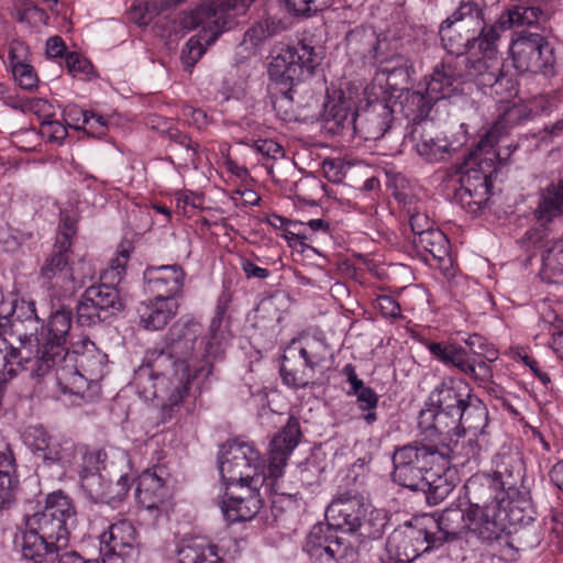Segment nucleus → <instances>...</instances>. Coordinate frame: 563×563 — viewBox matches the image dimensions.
Returning <instances> with one entry per match:
<instances>
[{
  "mask_svg": "<svg viewBox=\"0 0 563 563\" xmlns=\"http://www.w3.org/2000/svg\"><path fill=\"white\" fill-rule=\"evenodd\" d=\"M75 521L76 509L71 499L62 490L48 494L44 508L25 519L22 556L33 563H44L48 547L60 550L69 543V529Z\"/></svg>",
  "mask_w": 563,
  "mask_h": 563,
  "instance_id": "obj_2",
  "label": "nucleus"
},
{
  "mask_svg": "<svg viewBox=\"0 0 563 563\" xmlns=\"http://www.w3.org/2000/svg\"><path fill=\"white\" fill-rule=\"evenodd\" d=\"M101 482V474H92L86 477V483L82 485L93 499L112 504L121 501L126 496L132 484V478L125 474L121 475L115 483L103 485Z\"/></svg>",
  "mask_w": 563,
  "mask_h": 563,
  "instance_id": "obj_35",
  "label": "nucleus"
},
{
  "mask_svg": "<svg viewBox=\"0 0 563 563\" xmlns=\"http://www.w3.org/2000/svg\"><path fill=\"white\" fill-rule=\"evenodd\" d=\"M486 445V437H473L470 434L467 440L461 442L456 440L453 446H448L450 450V461L455 456H461L466 461L476 459Z\"/></svg>",
  "mask_w": 563,
  "mask_h": 563,
  "instance_id": "obj_51",
  "label": "nucleus"
},
{
  "mask_svg": "<svg viewBox=\"0 0 563 563\" xmlns=\"http://www.w3.org/2000/svg\"><path fill=\"white\" fill-rule=\"evenodd\" d=\"M419 426L424 429H434L435 431L449 433L451 431V423L446 420L441 411L430 404V407L420 411Z\"/></svg>",
  "mask_w": 563,
  "mask_h": 563,
  "instance_id": "obj_53",
  "label": "nucleus"
},
{
  "mask_svg": "<svg viewBox=\"0 0 563 563\" xmlns=\"http://www.w3.org/2000/svg\"><path fill=\"white\" fill-rule=\"evenodd\" d=\"M261 507L262 500L254 492H249L246 497H229L221 503V510L229 523L251 520Z\"/></svg>",
  "mask_w": 563,
  "mask_h": 563,
  "instance_id": "obj_39",
  "label": "nucleus"
},
{
  "mask_svg": "<svg viewBox=\"0 0 563 563\" xmlns=\"http://www.w3.org/2000/svg\"><path fill=\"white\" fill-rule=\"evenodd\" d=\"M467 508H503L505 492L489 474L474 475L464 485Z\"/></svg>",
  "mask_w": 563,
  "mask_h": 563,
  "instance_id": "obj_24",
  "label": "nucleus"
},
{
  "mask_svg": "<svg viewBox=\"0 0 563 563\" xmlns=\"http://www.w3.org/2000/svg\"><path fill=\"white\" fill-rule=\"evenodd\" d=\"M487 424L488 411L486 406L478 397L472 395L451 423V430H454L457 435L462 432L473 437H486L485 428Z\"/></svg>",
  "mask_w": 563,
  "mask_h": 563,
  "instance_id": "obj_27",
  "label": "nucleus"
},
{
  "mask_svg": "<svg viewBox=\"0 0 563 563\" xmlns=\"http://www.w3.org/2000/svg\"><path fill=\"white\" fill-rule=\"evenodd\" d=\"M379 38L371 27L356 26L344 37V47L352 63L363 66L377 64L380 59Z\"/></svg>",
  "mask_w": 563,
  "mask_h": 563,
  "instance_id": "obj_23",
  "label": "nucleus"
},
{
  "mask_svg": "<svg viewBox=\"0 0 563 563\" xmlns=\"http://www.w3.org/2000/svg\"><path fill=\"white\" fill-rule=\"evenodd\" d=\"M347 395L356 397L357 408L362 412L360 418L367 426H373L378 420L376 409L379 398L376 391L362 384L360 388L350 389Z\"/></svg>",
  "mask_w": 563,
  "mask_h": 563,
  "instance_id": "obj_49",
  "label": "nucleus"
},
{
  "mask_svg": "<svg viewBox=\"0 0 563 563\" xmlns=\"http://www.w3.org/2000/svg\"><path fill=\"white\" fill-rule=\"evenodd\" d=\"M488 88L500 99H508L517 93V81L512 75L505 73L503 66H500L496 82L488 86Z\"/></svg>",
  "mask_w": 563,
  "mask_h": 563,
  "instance_id": "obj_57",
  "label": "nucleus"
},
{
  "mask_svg": "<svg viewBox=\"0 0 563 563\" xmlns=\"http://www.w3.org/2000/svg\"><path fill=\"white\" fill-rule=\"evenodd\" d=\"M540 274L544 282L563 286V241L555 242L543 253Z\"/></svg>",
  "mask_w": 563,
  "mask_h": 563,
  "instance_id": "obj_45",
  "label": "nucleus"
},
{
  "mask_svg": "<svg viewBox=\"0 0 563 563\" xmlns=\"http://www.w3.org/2000/svg\"><path fill=\"white\" fill-rule=\"evenodd\" d=\"M496 43L492 52L478 49L482 57L475 59L464 55L465 70L462 73L463 80H472L481 88H488L496 82V76L499 75V68L503 66L501 59L497 56Z\"/></svg>",
  "mask_w": 563,
  "mask_h": 563,
  "instance_id": "obj_26",
  "label": "nucleus"
},
{
  "mask_svg": "<svg viewBox=\"0 0 563 563\" xmlns=\"http://www.w3.org/2000/svg\"><path fill=\"white\" fill-rule=\"evenodd\" d=\"M355 133L365 141H377L391 128L393 110L384 100L368 103L356 112Z\"/></svg>",
  "mask_w": 563,
  "mask_h": 563,
  "instance_id": "obj_22",
  "label": "nucleus"
},
{
  "mask_svg": "<svg viewBox=\"0 0 563 563\" xmlns=\"http://www.w3.org/2000/svg\"><path fill=\"white\" fill-rule=\"evenodd\" d=\"M300 438L301 430L299 420L295 417H289L284 428L273 438L271 450H273V452L285 453V455L289 456L298 445Z\"/></svg>",
  "mask_w": 563,
  "mask_h": 563,
  "instance_id": "obj_48",
  "label": "nucleus"
},
{
  "mask_svg": "<svg viewBox=\"0 0 563 563\" xmlns=\"http://www.w3.org/2000/svg\"><path fill=\"white\" fill-rule=\"evenodd\" d=\"M471 396L470 391L457 389L450 379L438 385L430 394L429 400L452 423Z\"/></svg>",
  "mask_w": 563,
  "mask_h": 563,
  "instance_id": "obj_32",
  "label": "nucleus"
},
{
  "mask_svg": "<svg viewBox=\"0 0 563 563\" xmlns=\"http://www.w3.org/2000/svg\"><path fill=\"white\" fill-rule=\"evenodd\" d=\"M542 15V10L538 7L517 4L500 14L496 21V27L499 34L514 26L532 25L538 22Z\"/></svg>",
  "mask_w": 563,
  "mask_h": 563,
  "instance_id": "obj_42",
  "label": "nucleus"
},
{
  "mask_svg": "<svg viewBox=\"0 0 563 563\" xmlns=\"http://www.w3.org/2000/svg\"><path fill=\"white\" fill-rule=\"evenodd\" d=\"M80 114L84 129L88 130L91 135L99 137L106 134L108 125L103 115L88 110H80Z\"/></svg>",
  "mask_w": 563,
  "mask_h": 563,
  "instance_id": "obj_63",
  "label": "nucleus"
},
{
  "mask_svg": "<svg viewBox=\"0 0 563 563\" xmlns=\"http://www.w3.org/2000/svg\"><path fill=\"white\" fill-rule=\"evenodd\" d=\"M25 443L37 452H43V460L48 462H59L63 455L59 450L51 446L49 435L42 426H31L24 433Z\"/></svg>",
  "mask_w": 563,
  "mask_h": 563,
  "instance_id": "obj_47",
  "label": "nucleus"
},
{
  "mask_svg": "<svg viewBox=\"0 0 563 563\" xmlns=\"http://www.w3.org/2000/svg\"><path fill=\"white\" fill-rule=\"evenodd\" d=\"M18 484L13 452L5 438L0 434V509L14 501Z\"/></svg>",
  "mask_w": 563,
  "mask_h": 563,
  "instance_id": "obj_33",
  "label": "nucleus"
},
{
  "mask_svg": "<svg viewBox=\"0 0 563 563\" xmlns=\"http://www.w3.org/2000/svg\"><path fill=\"white\" fill-rule=\"evenodd\" d=\"M380 59L376 65L383 74L387 75L388 80L399 79L401 82H407L410 77L411 65L409 60L401 55H394L391 58H385L380 54Z\"/></svg>",
  "mask_w": 563,
  "mask_h": 563,
  "instance_id": "obj_50",
  "label": "nucleus"
},
{
  "mask_svg": "<svg viewBox=\"0 0 563 563\" xmlns=\"http://www.w3.org/2000/svg\"><path fill=\"white\" fill-rule=\"evenodd\" d=\"M366 515L363 496L349 490L339 493L325 509L330 527L347 533H356Z\"/></svg>",
  "mask_w": 563,
  "mask_h": 563,
  "instance_id": "obj_17",
  "label": "nucleus"
},
{
  "mask_svg": "<svg viewBox=\"0 0 563 563\" xmlns=\"http://www.w3.org/2000/svg\"><path fill=\"white\" fill-rule=\"evenodd\" d=\"M52 369L60 390L66 394L82 395L89 383L102 378L107 355L88 338H81L55 357Z\"/></svg>",
  "mask_w": 563,
  "mask_h": 563,
  "instance_id": "obj_5",
  "label": "nucleus"
},
{
  "mask_svg": "<svg viewBox=\"0 0 563 563\" xmlns=\"http://www.w3.org/2000/svg\"><path fill=\"white\" fill-rule=\"evenodd\" d=\"M442 445L415 441L395 450L393 454V481L410 490L423 487V477L433 463L440 471L444 465Z\"/></svg>",
  "mask_w": 563,
  "mask_h": 563,
  "instance_id": "obj_7",
  "label": "nucleus"
},
{
  "mask_svg": "<svg viewBox=\"0 0 563 563\" xmlns=\"http://www.w3.org/2000/svg\"><path fill=\"white\" fill-rule=\"evenodd\" d=\"M29 47L25 43L14 41L10 45L9 59L13 77L24 90L37 88L38 77L33 66L26 62Z\"/></svg>",
  "mask_w": 563,
  "mask_h": 563,
  "instance_id": "obj_36",
  "label": "nucleus"
},
{
  "mask_svg": "<svg viewBox=\"0 0 563 563\" xmlns=\"http://www.w3.org/2000/svg\"><path fill=\"white\" fill-rule=\"evenodd\" d=\"M385 526V518L372 512L368 519L362 520L356 533L363 539H378L384 533Z\"/></svg>",
  "mask_w": 563,
  "mask_h": 563,
  "instance_id": "obj_59",
  "label": "nucleus"
},
{
  "mask_svg": "<svg viewBox=\"0 0 563 563\" xmlns=\"http://www.w3.org/2000/svg\"><path fill=\"white\" fill-rule=\"evenodd\" d=\"M494 467L493 474L489 476L496 479L505 493L518 489V485L525 475L523 461L518 453L497 454L494 460Z\"/></svg>",
  "mask_w": 563,
  "mask_h": 563,
  "instance_id": "obj_31",
  "label": "nucleus"
},
{
  "mask_svg": "<svg viewBox=\"0 0 563 563\" xmlns=\"http://www.w3.org/2000/svg\"><path fill=\"white\" fill-rule=\"evenodd\" d=\"M178 563H223L218 547L205 540L183 544L178 551Z\"/></svg>",
  "mask_w": 563,
  "mask_h": 563,
  "instance_id": "obj_41",
  "label": "nucleus"
},
{
  "mask_svg": "<svg viewBox=\"0 0 563 563\" xmlns=\"http://www.w3.org/2000/svg\"><path fill=\"white\" fill-rule=\"evenodd\" d=\"M163 468L154 467L142 473L136 487V499L147 510H164L169 490L163 479Z\"/></svg>",
  "mask_w": 563,
  "mask_h": 563,
  "instance_id": "obj_25",
  "label": "nucleus"
},
{
  "mask_svg": "<svg viewBox=\"0 0 563 563\" xmlns=\"http://www.w3.org/2000/svg\"><path fill=\"white\" fill-rule=\"evenodd\" d=\"M298 479L306 487L317 485L321 481L322 467L314 457H308L298 465Z\"/></svg>",
  "mask_w": 563,
  "mask_h": 563,
  "instance_id": "obj_56",
  "label": "nucleus"
},
{
  "mask_svg": "<svg viewBox=\"0 0 563 563\" xmlns=\"http://www.w3.org/2000/svg\"><path fill=\"white\" fill-rule=\"evenodd\" d=\"M43 339H33L32 334L20 335L19 346L8 344L9 356L11 358V365L9 367V378H13L18 373L24 368H30L32 377H41L33 373L36 360V350L38 343H42Z\"/></svg>",
  "mask_w": 563,
  "mask_h": 563,
  "instance_id": "obj_37",
  "label": "nucleus"
},
{
  "mask_svg": "<svg viewBox=\"0 0 563 563\" xmlns=\"http://www.w3.org/2000/svg\"><path fill=\"white\" fill-rule=\"evenodd\" d=\"M457 22H461L460 30H466L470 37H474L477 49L492 52L498 43L499 30L496 22L487 26L483 9L473 1L461 2L459 8L451 14Z\"/></svg>",
  "mask_w": 563,
  "mask_h": 563,
  "instance_id": "obj_18",
  "label": "nucleus"
},
{
  "mask_svg": "<svg viewBox=\"0 0 563 563\" xmlns=\"http://www.w3.org/2000/svg\"><path fill=\"white\" fill-rule=\"evenodd\" d=\"M442 45L444 49L449 53V56H460L465 55V49H474L477 46L474 44V37H470V34L461 35L455 31L452 26V22L444 20L441 23L439 31Z\"/></svg>",
  "mask_w": 563,
  "mask_h": 563,
  "instance_id": "obj_46",
  "label": "nucleus"
},
{
  "mask_svg": "<svg viewBox=\"0 0 563 563\" xmlns=\"http://www.w3.org/2000/svg\"><path fill=\"white\" fill-rule=\"evenodd\" d=\"M40 132L43 137H46L49 142L62 143L67 136L66 126L57 120L42 121Z\"/></svg>",
  "mask_w": 563,
  "mask_h": 563,
  "instance_id": "obj_64",
  "label": "nucleus"
},
{
  "mask_svg": "<svg viewBox=\"0 0 563 563\" xmlns=\"http://www.w3.org/2000/svg\"><path fill=\"white\" fill-rule=\"evenodd\" d=\"M533 214L542 225L563 217V179L549 184L540 191L539 203Z\"/></svg>",
  "mask_w": 563,
  "mask_h": 563,
  "instance_id": "obj_34",
  "label": "nucleus"
},
{
  "mask_svg": "<svg viewBox=\"0 0 563 563\" xmlns=\"http://www.w3.org/2000/svg\"><path fill=\"white\" fill-rule=\"evenodd\" d=\"M333 527L319 523L312 527L307 536L303 550L311 559L324 561V563H333L336 553L341 549V542L338 537L332 533Z\"/></svg>",
  "mask_w": 563,
  "mask_h": 563,
  "instance_id": "obj_28",
  "label": "nucleus"
},
{
  "mask_svg": "<svg viewBox=\"0 0 563 563\" xmlns=\"http://www.w3.org/2000/svg\"><path fill=\"white\" fill-rule=\"evenodd\" d=\"M71 310L65 307L52 312L47 324V333L42 338L43 342L37 345L33 369L35 375L46 376L49 374L52 371V363L49 362H53L66 350L65 344L71 328Z\"/></svg>",
  "mask_w": 563,
  "mask_h": 563,
  "instance_id": "obj_14",
  "label": "nucleus"
},
{
  "mask_svg": "<svg viewBox=\"0 0 563 563\" xmlns=\"http://www.w3.org/2000/svg\"><path fill=\"white\" fill-rule=\"evenodd\" d=\"M114 285L102 280L86 288L76 307L79 325L91 327L104 322L122 309L119 290Z\"/></svg>",
  "mask_w": 563,
  "mask_h": 563,
  "instance_id": "obj_11",
  "label": "nucleus"
},
{
  "mask_svg": "<svg viewBox=\"0 0 563 563\" xmlns=\"http://www.w3.org/2000/svg\"><path fill=\"white\" fill-rule=\"evenodd\" d=\"M232 294L224 288L218 297L208 335L201 338V324L188 320L175 322L161 349L148 350L134 373L133 384L146 401L161 399L165 418L170 419L188 395L197 375L209 376L213 361L222 355L232 334L227 311Z\"/></svg>",
  "mask_w": 563,
  "mask_h": 563,
  "instance_id": "obj_1",
  "label": "nucleus"
},
{
  "mask_svg": "<svg viewBox=\"0 0 563 563\" xmlns=\"http://www.w3.org/2000/svg\"><path fill=\"white\" fill-rule=\"evenodd\" d=\"M178 311L176 300L156 298L141 302L137 308L140 324L148 331L162 330L175 318Z\"/></svg>",
  "mask_w": 563,
  "mask_h": 563,
  "instance_id": "obj_30",
  "label": "nucleus"
},
{
  "mask_svg": "<svg viewBox=\"0 0 563 563\" xmlns=\"http://www.w3.org/2000/svg\"><path fill=\"white\" fill-rule=\"evenodd\" d=\"M428 350L443 365L456 368L478 386L486 387L493 382L490 365L484 360L472 357L466 347L450 342H431Z\"/></svg>",
  "mask_w": 563,
  "mask_h": 563,
  "instance_id": "obj_13",
  "label": "nucleus"
},
{
  "mask_svg": "<svg viewBox=\"0 0 563 563\" xmlns=\"http://www.w3.org/2000/svg\"><path fill=\"white\" fill-rule=\"evenodd\" d=\"M442 452L445 465L440 471H437L438 464L433 463L423 477V487L416 490L424 493L430 505H438L443 501L454 488L453 482L446 476L450 467V450L448 445H442Z\"/></svg>",
  "mask_w": 563,
  "mask_h": 563,
  "instance_id": "obj_29",
  "label": "nucleus"
},
{
  "mask_svg": "<svg viewBox=\"0 0 563 563\" xmlns=\"http://www.w3.org/2000/svg\"><path fill=\"white\" fill-rule=\"evenodd\" d=\"M553 47L539 33L522 31L511 43L510 52L515 68L519 73L554 75L555 57Z\"/></svg>",
  "mask_w": 563,
  "mask_h": 563,
  "instance_id": "obj_9",
  "label": "nucleus"
},
{
  "mask_svg": "<svg viewBox=\"0 0 563 563\" xmlns=\"http://www.w3.org/2000/svg\"><path fill=\"white\" fill-rule=\"evenodd\" d=\"M468 533L482 543L492 544L506 533V515L504 508H467Z\"/></svg>",
  "mask_w": 563,
  "mask_h": 563,
  "instance_id": "obj_21",
  "label": "nucleus"
},
{
  "mask_svg": "<svg viewBox=\"0 0 563 563\" xmlns=\"http://www.w3.org/2000/svg\"><path fill=\"white\" fill-rule=\"evenodd\" d=\"M412 244L429 254L440 266L451 265L450 242L439 229L412 238Z\"/></svg>",
  "mask_w": 563,
  "mask_h": 563,
  "instance_id": "obj_40",
  "label": "nucleus"
},
{
  "mask_svg": "<svg viewBox=\"0 0 563 563\" xmlns=\"http://www.w3.org/2000/svg\"><path fill=\"white\" fill-rule=\"evenodd\" d=\"M219 472L227 485L241 484L255 489L264 476L261 454L253 443L230 441L219 454Z\"/></svg>",
  "mask_w": 563,
  "mask_h": 563,
  "instance_id": "obj_8",
  "label": "nucleus"
},
{
  "mask_svg": "<svg viewBox=\"0 0 563 563\" xmlns=\"http://www.w3.org/2000/svg\"><path fill=\"white\" fill-rule=\"evenodd\" d=\"M216 38L217 34L209 38L202 35L190 37L181 52L183 63L188 67H192L205 53L206 45H211Z\"/></svg>",
  "mask_w": 563,
  "mask_h": 563,
  "instance_id": "obj_52",
  "label": "nucleus"
},
{
  "mask_svg": "<svg viewBox=\"0 0 563 563\" xmlns=\"http://www.w3.org/2000/svg\"><path fill=\"white\" fill-rule=\"evenodd\" d=\"M329 353V345L322 339L291 340L282 356L280 376L284 384L292 388L313 385L316 372L323 367Z\"/></svg>",
  "mask_w": 563,
  "mask_h": 563,
  "instance_id": "obj_6",
  "label": "nucleus"
},
{
  "mask_svg": "<svg viewBox=\"0 0 563 563\" xmlns=\"http://www.w3.org/2000/svg\"><path fill=\"white\" fill-rule=\"evenodd\" d=\"M465 70L464 55L446 56L423 77L418 88L408 91L401 100V111L406 118L430 117L434 106L451 98L459 91Z\"/></svg>",
  "mask_w": 563,
  "mask_h": 563,
  "instance_id": "obj_4",
  "label": "nucleus"
},
{
  "mask_svg": "<svg viewBox=\"0 0 563 563\" xmlns=\"http://www.w3.org/2000/svg\"><path fill=\"white\" fill-rule=\"evenodd\" d=\"M322 59L321 53L303 42L287 46L274 57L268 68L272 80L271 100L277 115L286 122L296 119L294 93L296 86L311 77Z\"/></svg>",
  "mask_w": 563,
  "mask_h": 563,
  "instance_id": "obj_3",
  "label": "nucleus"
},
{
  "mask_svg": "<svg viewBox=\"0 0 563 563\" xmlns=\"http://www.w3.org/2000/svg\"><path fill=\"white\" fill-rule=\"evenodd\" d=\"M464 168L461 186L455 190L454 199L467 212L476 213L488 201L490 177L496 167L492 158L477 162L476 157H468Z\"/></svg>",
  "mask_w": 563,
  "mask_h": 563,
  "instance_id": "obj_10",
  "label": "nucleus"
},
{
  "mask_svg": "<svg viewBox=\"0 0 563 563\" xmlns=\"http://www.w3.org/2000/svg\"><path fill=\"white\" fill-rule=\"evenodd\" d=\"M410 131L404 136L402 144L409 146L427 163L444 161L450 154V141L433 122V118H407Z\"/></svg>",
  "mask_w": 563,
  "mask_h": 563,
  "instance_id": "obj_12",
  "label": "nucleus"
},
{
  "mask_svg": "<svg viewBox=\"0 0 563 563\" xmlns=\"http://www.w3.org/2000/svg\"><path fill=\"white\" fill-rule=\"evenodd\" d=\"M291 307V297L285 290H275L261 299L256 312L260 318L279 323Z\"/></svg>",
  "mask_w": 563,
  "mask_h": 563,
  "instance_id": "obj_44",
  "label": "nucleus"
},
{
  "mask_svg": "<svg viewBox=\"0 0 563 563\" xmlns=\"http://www.w3.org/2000/svg\"><path fill=\"white\" fill-rule=\"evenodd\" d=\"M356 112L351 99L339 98L324 113V128L332 134L355 133Z\"/></svg>",
  "mask_w": 563,
  "mask_h": 563,
  "instance_id": "obj_38",
  "label": "nucleus"
},
{
  "mask_svg": "<svg viewBox=\"0 0 563 563\" xmlns=\"http://www.w3.org/2000/svg\"><path fill=\"white\" fill-rule=\"evenodd\" d=\"M77 551L69 549V543L55 549L54 545L47 548V559L49 563H88Z\"/></svg>",
  "mask_w": 563,
  "mask_h": 563,
  "instance_id": "obj_60",
  "label": "nucleus"
},
{
  "mask_svg": "<svg viewBox=\"0 0 563 563\" xmlns=\"http://www.w3.org/2000/svg\"><path fill=\"white\" fill-rule=\"evenodd\" d=\"M467 351L472 357L477 360H484L489 365L497 360L498 353L496 350L490 347L487 341L479 334H472L465 340Z\"/></svg>",
  "mask_w": 563,
  "mask_h": 563,
  "instance_id": "obj_55",
  "label": "nucleus"
},
{
  "mask_svg": "<svg viewBox=\"0 0 563 563\" xmlns=\"http://www.w3.org/2000/svg\"><path fill=\"white\" fill-rule=\"evenodd\" d=\"M522 109L518 106L507 108L498 121L481 137L470 157H476L477 162L484 158H497L500 164H506L518 144L507 143L504 134H507V125L516 123L521 117Z\"/></svg>",
  "mask_w": 563,
  "mask_h": 563,
  "instance_id": "obj_15",
  "label": "nucleus"
},
{
  "mask_svg": "<svg viewBox=\"0 0 563 563\" xmlns=\"http://www.w3.org/2000/svg\"><path fill=\"white\" fill-rule=\"evenodd\" d=\"M387 556L390 559H397L405 561L408 560V563H412L418 556L419 553L412 547V542L408 538H402L398 543H394V541H388L387 543Z\"/></svg>",
  "mask_w": 563,
  "mask_h": 563,
  "instance_id": "obj_58",
  "label": "nucleus"
},
{
  "mask_svg": "<svg viewBox=\"0 0 563 563\" xmlns=\"http://www.w3.org/2000/svg\"><path fill=\"white\" fill-rule=\"evenodd\" d=\"M71 246L68 242H55L52 253L44 261L40 274L53 287H62L75 290L84 285V280L77 282L70 265Z\"/></svg>",
  "mask_w": 563,
  "mask_h": 563,
  "instance_id": "obj_19",
  "label": "nucleus"
},
{
  "mask_svg": "<svg viewBox=\"0 0 563 563\" xmlns=\"http://www.w3.org/2000/svg\"><path fill=\"white\" fill-rule=\"evenodd\" d=\"M331 0H285L288 10L296 15H310L328 7Z\"/></svg>",
  "mask_w": 563,
  "mask_h": 563,
  "instance_id": "obj_61",
  "label": "nucleus"
},
{
  "mask_svg": "<svg viewBox=\"0 0 563 563\" xmlns=\"http://www.w3.org/2000/svg\"><path fill=\"white\" fill-rule=\"evenodd\" d=\"M77 217L67 210L60 211V228L55 242H68L73 245V238L77 233Z\"/></svg>",
  "mask_w": 563,
  "mask_h": 563,
  "instance_id": "obj_62",
  "label": "nucleus"
},
{
  "mask_svg": "<svg viewBox=\"0 0 563 563\" xmlns=\"http://www.w3.org/2000/svg\"><path fill=\"white\" fill-rule=\"evenodd\" d=\"M100 553L103 563H135L140 550L133 525L128 520L112 523L100 536Z\"/></svg>",
  "mask_w": 563,
  "mask_h": 563,
  "instance_id": "obj_16",
  "label": "nucleus"
},
{
  "mask_svg": "<svg viewBox=\"0 0 563 563\" xmlns=\"http://www.w3.org/2000/svg\"><path fill=\"white\" fill-rule=\"evenodd\" d=\"M185 272L180 265L150 266L144 271L145 290L156 298L173 299L181 296Z\"/></svg>",
  "mask_w": 563,
  "mask_h": 563,
  "instance_id": "obj_20",
  "label": "nucleus"
},
{
  "mask_svg": "<svg viewBox=\"0 0 563 563\" xmlns=\"http://www.w3.org/2000/svg\"><path fill=\"white\" fill-rule=\"evenodd\" d=\"M287 460L288 456L285 455V453L273 452V450H269V462L266 466L262 463L264 476L260 477L258 484L264 485L267 481H271V483H267V485L273 487L275 485V481L283 475Z\"/></svg>",
  "mask_w": 563,
  "mask_h": 563,
  "instance_id": "obj_54",
  "label": "nucleus"
},
{
  "mask_svg": "<svg viewBox=\"0 0 563 563\" xmlns=\"http://www.w3.org/2000/svg\"><path fill=\"white\" fill-rule=\"evenodd\" d=\"M466 510L460 508H446L439 517L437 523L443 534L442 541H452L468 533V520Z\"/></svg>",
  "mask_w": 563,
  "mask_h": 563,
  "instance_id": "obj_43",
  "label": "nucleus"
}]
</instances>
